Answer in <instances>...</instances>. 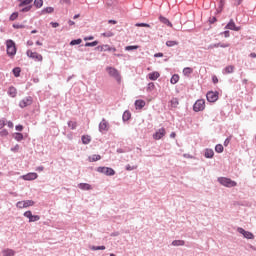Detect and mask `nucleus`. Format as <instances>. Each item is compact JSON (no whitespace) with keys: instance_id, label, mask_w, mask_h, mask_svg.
Returning a JSON list of instances; mask_svg holds the SVG:
<instances>
[{"instance_id":"obj_12","label":"nucleus","mask_w":256,"mask_h":256,"mask_svg":"<svg viewBox=\"0 0 256 256\" xmlns=\"http://www.w3.org/2000/svg\"><path fill=\"white\" fill-rule=\"evenodd\" d=\"M163 137H165V128H160L153 134V139H155L156 141H159V139H163Z\"/></svg>"},{"instance_id":"obj_31","label":"nucleus","mask_w":256,"mask_h":256,"mask_svg":"<svg viewBox=\"0 0 256 256\" xmlns=\"http://www.w3.org/2000/svg\"><path fill=\"white\" fill-rule=\"evenodd\" d=\"M12 73L14 77H21V68L20 67L13 68Z\"/></svg>"},{"instance_id":"obj_18","label":"nucleus","mask_w":256,"mask_h":256,"mask_svg":"<svg viewBox=\"0 0 256 256\" xmlns=\"http://www.w3.org/2000/svg\"><path fill=\"white\" fill-rule=\"evenodd\" d=\"M159 77H161V74H159L157 71L148 74L150 81H157Z\"/></svg>"},{"instance_id":"obj_37","label":"nucleus","mask_w":256,"mask_h":256,"mask_svg":"<svg viewBox=\"0 0 256 256\" xmlns=\"http://www.w3.org/2000/svg\"><path fill=\"white\" fill-rule=\"evenodd\" d=\"M91 251H105V246H92Z\"/></svg>"},{"instance_id":"obj_17","label":"nucleus","mask_w":256,"mask_h":256,"mask_svg":"<svg viewBox=\"0 0 256 256\" xmlns=\"http://www.w3.org/2000/svg\"><path fill=\"white\" fill-rule=\"evenodd\" d=\"M7 93L9 95V97L15 98V97H17V88H15V86H10L8 88V92Z\"/></svg>"},{"instance_id":"obj_23","label":"nucleus","mask_w":256,"mask_h":256,"mask_svg":"<svg viewBox=\"0 0 256 256\" xmlns=\"http://www.w3.org/2000/svg\"><path fill=\"white\" fill-rule=\"evenodd\" d=\"M3 256H15V251L13 249H4L2 250Z\"/></svg>"},{"instance_id":"obj_27","label":"nucleus","mask_w":256,"mask_h":256,"mask_svg":"<svg viewBox=\"0 0 256 256\" xmlns=\"http://www.w3.org/2000/svg\"><path fill=\"white\" fill-rule=\"evenodd\" d=\"M135 107H136V109H143V107H145V101L144 100H136Z\"/></svg>"},{"instance_id":"obj_59","label":"nucleus","mask_w":256,"mask_h":256,"mask_svg":"<svg viewBox=\"0 0 256 256\" xmlns=\"http://www.w3.org/2000/svg\"><path fill=\"white\" fill-rule=\"evenodd\" d=\"M10 151L17 153V151H19V144H16L13 148L10 149Z\"/></svg>"},{"instance_id":"obj_22","label":"nucleus","mask_w":256,"mask_h":256,"mask_svg":"<svg viewBox=\"0 0 256 256\" xmlns=\"http://www.w3.org/2000/svg\"><path fill=\"white\" fill-rule=\"evenodd\" d=\"M18 1H19L18 7H27L31 5V3H33V0H18Z\"/></svg>"},{"instance_id":"obj_49","label":"nucleus","mask_w":256,"mask_h":256,"mask_svg":"<svg viewBox=\"0 0 256 256\" xmlns=\"http://www.w3.org/2000/svg\"><path fill=\"white\" fill-rule=\"evenodd\" d=\"M220 35H224L225 39H228V37H231V32L229 30H225L224 32H221Z\"/></svg>"},{"instance_id":"obj_20","label":"nucleus","mask_w":256,"mask_h":256,"mask_svg":"<svg viewBox=\"0 0 256 256\" xmlns=\"http://www.w3.org/2000/svg\"><path fill=\"white\" fill-rule=\"evenodd\" d=\"M12 137L15 139V141H18V142H21L24 139L23 133H21V132L13 133Z\"/></svg>"},{"instance_id":"obj_34","label":"nucleus","mask_w":256,"mask_h":256,"mask_svg":"<svg viewBox=\"0 0 256 256\" xmlns=\"http://www.w3.org/2000/svg\"><path fill=\"white\" fill-rule=\"evenodd\" d=\"M171 107H173L174 109L177 108V106L179 105V99L177 98H172L171 101Z\"/></svg>"},{"instance_id":"obj_53","label":"nucleus","mask_w":256,"mask_h":256,"mask_svg":"<svg viewBox=\"0 0 256 256\" xmlns=\"http://www.w3.org/2000/svg\"><path fill=\"white\" fill-rule=\"evenodd\" d=\"M135 26L136 27H151V25H149L148 23H136Z\"/></svg>"},{"instance_id":"obj_21","label":"nucleus","mask_w":256,"mask_h":256,"mask_svg":"<svg viewBox=\"0 0 256 256\" xmlns=\"http://www.w3.org/2000/svg\"><path fill=\"white\" fill-rule=\"evenodd\" d=\"M184 77H191V74L193 73V68L186 67L182 71Z\"/></svg>"},{"instance_id":"obj_19","label":"nucleus","mask_w":256,"mask_h":256,"mask_svg":"<svg viewBox=\"0 0 256 256\" xmlns=\"http://www.w3.org/2000/svg\"><path fill=\"white\" fill-rule=\"evenodd\" d=\"M160 23H163L164 25H167V27H173V24L169 19H167L165 16H159Z\"/></svg>"},{"instance_id":"obj_5","label":"nucleus","mask_w":256,"mask_h":256,"mask_svg":"<svg viewBox=\"0 0 256 256\" xmlns=\"http://www.w3.org/2000/svg\"><path fill=\"white\" fill-rule=\"evenodd\" d=\"M204 110H205V100L203 99L197 100L193 105V111H195V113H199V111H204Z\"/></svg>"},{"instance_id":"obj_36","label":"nucleus","mask_w":256,"mask_h":256,"mask_svg":"<svg viewBox=\"0 0 256 256\" xmlns=\"http://www.w3.org/2000/svg\"><path fill=\"white\" fill-rule=\"evenodd\" d=\"M83 43V40L81 38L71 40L70 45H81Z\"/></svg>"},{"instance_id":"obj_51","label":"nucleus","mask_w":256,"mask_h":256,"mask_svg":"<svg viewBox=\"0 0 256 256\" xmlns=\"http://www.w3.org/2000/svg\"><path fill=\"white\" fill-rule=\"evenodd\" d=\"M155 89V83L150 82L148 83L147 91H153Z\"/></svg>"},{"instance_id":"obj_25","label":"nucleus","mask_w":256,"mask_h":256,"mask_svg":"<svg viewBox=\"0 0 256 256\" xmlns=\"http://www.w3.org/2000/svg\"><path fill=\"white\" fill-rule=\"evenodd\" d=\"M129 119H131V112L129 110H126L122 115V120L125 123L126 121H129Z\"/></svg>"},{"instance_id":"obj_15","label":"nucleus","mask_w":256,"mask_h":256,"mask_svg":"<svg viewBox=\"0 0 256 256\" xmlns=\"http://www.w3.org/2000/svg\"><path fill=\"white\" fill-rule=\"evenodd\" d=\"M78 189H81L82 191H91L93 187L89 183H79Z\"/></svg>"},{"instance_id":"obj_11","label":"nucleus","mask_w":256,"mask_h":256,"mask_svg":"<svg viewBox=\"0 0 256 256\" xmlns=\"http://www.w3.org/2000/svg\"><path fill=\"white\" fill-rule=\"evenodd\" d=\"M95 49H96V51H100V52L113 51V53H115V51H117V48L111 47V46H109V44L97 46Z\"/></svg>"},{"instance_id":"obj_3","label":"nucleus","mask_w":256,"mask_h":256,"mask_svg":"<svg viewBox=\"0 0 256 256\" xmlns=\"http://www.w3.org/2000/svg\"><path fill=\"white\" fill-rule=\"evenodd\" d=\"M218 183H220V185H223L224 187H228V188L237 187V182H235L227 177H219Z\"/></svg>"},{"instance_id":"obj_33","label":"nucleus","mask_w":256,"mask_h":256,"mask_svg":"<svg viewBox=\"0 0 256 256\" xmlns=\"http://www.w3.org/2000/svg\"><path fill=\"white\" fill-rule=\"evenodd\" d=\"M35 205V201L33 200H24V208L27 209V207H33Z\"/></svg>"},{"instance_id":"obj_55","label":"nucleus","mask_w":256,"mask_h":256,"mask_svg":"<svg viewBox=\"0 0 256 256\" xmlns=\"http://www.w3.org/2000/svg\"><path fill=\"white\" fill-rule=\"evenodd\" d=\"M209 23H210V25H213V23H217V17H215V16L210 17Z\"/></svg>"},{"instance_id":"obj_48","label":"nucleus","mask_w":256,"mask_h":256,"mask_svg":"<svg viewBox=\"0 0 256 256\" xmlns=\"http://www.w3.org/2000/svg\"><path fill=\"white\" fill-rule=\"evenodd\" d=\"M125 169L126 171H135V169H137V166H131V164H127Z\"/></svg>"},{"instance_id":"obj_29","label":"nucleus","mask_w":256,"mask_h":256,"mask_svg":"<svg viewBox=\"0 0 256 256\" xmlns=\"http://www.w3.org/2000/svg\"><path fill=\"white\" fill-rule=\"evenodd\" d=\"M55 11V8L53 7H46L41 10V15H47V13H53Z\"/></svg>"},{"instance_id":"obj_8","label":"nucleus","mask_w":256,"mask_h":256,"mask_svg":"<svg viewBox=\"0 0 256 256\" xmlns=\"http://www.w3.org/2000/svg\"><path fill=\"white\" fill-rule=\"evenodd\" d=\"M109 127V122L103 118L99 123L98 129L100 133H107V131H109Z\"/></svg>"},{"instance_id":"obj_6","label":"nucleus","mask_w":256,"mask_h":256,"mask_svg":"<svg viewBox=\"0 0 256 256\" xmlns=\"http://www.w3.org/2000/svg\"><path fill=\"white\" fill-rule=\"evenodd\" d=\"M31 105H33V97L31 96L25 97L19 102L20 109H25V107H29Z\"/></svg>"},{"instance_id":"obj_52","label":"nucleus","mask_w":256,"mask_h":256,"mask_svg":"<svg viewBox=\"0 0 256 256\" xmlns=\"http://www.w3.org/2000/svg\"><path fill=\"white\" fill-rule=\"evenodd\" d=\"M7 135H9V131H7V129L0 131V137H7Z\"/></svg>"},{"instance_id":"obj_30","label":"nucleus","mask_w":256,"mask_h":256,"mask_svg":"<svg viewBox=\"0 0 256 256\" xmlns=\"http://www.w3.org/2000/svg\"><path fill=\"white\" fill-rule=\"evenodd\" d=\"M170 83L172 85H176V83H179V74L172 75V77L170 79Z\"/></svg>"},{"instance_id":"obj_10","label":"nucleus","mask_w":256,"mask_h":256,"mask_svg":"<svg viewBox=\"0 0 256 256\" xmlns=\"http://www.w3.org/2000/svg\"><path fill=\"white\" fill-rule=\"evenodd\" d=\"M224 29H229L230 31H241V26H237L235 24V21L233 19H230Z\"/></svg>"},{"instance_id":"obj_2","label":"nucleus","mask_w":256,"mask_h":256,"mask_svg":"<svg viewBox=\"0 0 256 256\" xmlns=\"http://www.w3.org/2000/svg\"><path fill=\"white\" fill-rule=\"evenodd\" d=\"M6 53L8 57H13L14 55H17V45L15 44V41L11 39L6 41Z\"/></svg>"},{"instance_id":"obj_4","label":"nucleus","mask_w":256,"mask_h":256,"mask_svg":"<svg viewBox=\"0 0 256 256\" xmlns=\"http://www.w3.org/2000/svg\"><path fill=\"white\" fill-rule=\"evenodd\" d=\"M96 171L106 175L107 177H113V175H115V170L111 167L100 166L96 169Z\"/></svg>"},{"instance_id":"obj_7","label":"nucleus","mask_w":256,"mask_h":256,"mask_svg":"<svg viewBox=\"0 0 256 256\" xmlns=\"http://www.w3.org/2000/svg\"><path fill=\"white\" fill-rule=\"evenodd\" d=\"M206 99L209 103H215L216 101H218L219 99V92L215 91H209L207 94H206Z\"/></svg>"},{"instance_id":"obj_62","label":"nucleus","mask_w":256,"mask_h":256,"mask_svg":"<svg viewBox=\"0 0 256 256\" xmlns=\"http://www.w3.org/2000/svg\"><path fill=\"white\" fill-rule=\"evenodd\" d=\"M231 143V138H226L224 141V147H227Z\"/></svg>"},{"instance_id":"obj_57","label":"nucleus","mask_w":256,"mask_h":256,"mask_svg":"<svg viewBox=\"0 0 256 256\" xmlns=\"http://www.w3.org/2000/svg\"><path fill=\"white\" fill-rule=\"evenodd\" d=\"M103 37H113V32H111V31H108V32H104L103 34Z\"/></svg>"},{"instance_id":"obj_40","label":"nucleus","mask_w":256,"mask_h":256,"mask_svg":"<svg viewBox=\"0 0 256 256\" xmlns=\"http://www.w3.org/2000/svg\"><path fill=\"white\" fill-rule=\"evenodd\" d=\"M34 5L36 9H41V7H43V0H34Z\"/></svg>"},{"instance_id":"obj_43","label":"nucleus","mask_w":256,"mask_h":256,"mask_svg":"<svg viewBox=\"0 0 256 256\" xmlns=\"http://www.w3.org/2000/svg\"><path fill=\"white\" fill-rule=\"evenodd\" d=\"M245 239H255V235L253 233L246 231L244 234Z\"/></svg>"},{"instance_id":"obj_35","label":"nucleus","mask_w":256,"mask_h":256,"mask_svg":"<svg viewBox=\"0 0 256 256\" xmlns=\"http://www.w3.org/2000/svg\"><path fill=\"white\" fill-rule=\"evenodd\" d=\"M99 45V41L95 40L93 42H86L85 47H97Z\"/></svg>"},{"instance_id":"obj_44","label":"nucleus","mask_w":256,"mask_h":256,"mask_svg":"<svg viewBox=\"0 0 256 256\" xmlns=\"http://www.w3.org/2000/svg\"><path fill=\"white\" fill-rule=\"evenodd\" d=\"M17 17H19V12H13L9 17V21H15Z\"/></svg>"},{"instance_id":"obj_32","label":"nucleus","mask_w":256,"mask_h":256,"mask_svg":"<svg viewBox=\"0 0 256 256\" xmlns=\"http://www.w3.org/2000/svg\"><path fill=\"white\" fill-rule=\"evenodd\" d=\"M90 161L94 163L95 161H101V155L99 154H94L91 157H89Z\"/></svg>"},{"instance_id":"obj_14","label":"nucleus","mask_w":256,"mask_h":256,"mask_svg":"<svg viewBox=\"0 0 256 256\" xmlns=\"http://www.w3.org/2000/svg\"><path fill=\"white\" fill-rule=\"evenodd\" d=\"M222 73H223V75H229L231 73H235V66H233V65L226 66L222 70Z\"/></svg>"},{"instance_id":"obj_47","label":"nucleus","mask_w":256,"mask_h":256,"mask_svg":"<svg viewBox=\"0 0 256 256\" xmlns=\"http://www.w3.org/2000/svg\"><path fill=\"white\" fill-rule=\"evenodd\" d=\"M24 205H25V201H19V202L16 203V207L18 209H25Z\"/></svg>"},{"instance_id":"obj_9","label":"nucleus","mask_w":256,"mask_h":256,"mask_svg":"<svg viewBox=\"0 0 256 256\" xmlns=\"http://www.w3.org/2000/svg\"><path fill=\"white\" fill-rule=\"evenodd\" d=\"M26 55L30 59H34V61H43V56L41 54L37 53V52L27 50Z\"/></svg>"},{"instance_id":"obj_38","label":"nucleus","mask_w":256,"mask_h":256,"mask_svg":"<svg viewBox=\"0 0 256 256\" xmlns=\"http://www.w3.org/2000/svg\"><path fill=\"white\" fill-rule=\"evenodd\" d=\"M33 9V5H28L20 10V13H29Z\"/></svg>"},{"instance_id":"obj_64","label":"nucleus","mask_w":256,"mask_h":256,"mask_svg":"<svg viewBox=\"0 0 256 256\" xmlns=\"http://www.w3.org/2000/svg\"><path fill=\"white\" fill-rule=\"evenodd\" d=\"M241 3H243V0H235L234 5H235V7H239V5H241Z\"/></svg>"},{"instance_id":"obj_45","label":"nucleus","mask_w":256,"mask_h":256,"mask_svg":"<svg viewBox=\"0 0 256 256\" xmlns=\"http://www.w3.org/2000/svg\"><path fill=\"white\" fill-rule=\"evenodd\" d=\"M223 150H224L223 145L217 144V145L215 146V151H216V153H223Z\"/></svg>"},{"instance_id":"obj_28","label":"nucleus","mask_w":256,"mask_h":256,"mask_svg":"<svg viewBox=\"0 0 256 256\" xmlns=\"http://www.w3.org/2000/svg\"><path fill=\"white\" fill-rule=\"evenodd\" d=\"M177 45H179V41L177 40L166 41V47H176Z\"/></svg>"},{"instance_id":"obj_42","label":"nucleus","mask_w":256,"mask_h":256,"mask_svg":"<svg viewBox=\"0 0 256 256\" xmlns=\"http://www.w3.org/2000/svg\"><path fill=\"white\" fill-rule=\"evenodd\" d=\"M137 49H139L138 45H132V46H126L125 47V51H135Z\"/></svg>"},{"instance_id":"obj_41","label":"nucleus","mask_w":256,"mask_h":256,"mask_svg":"<svg viewBox=\"0 0 256 256\" xmlns=\"http://www.w3.org/2000/svg\"><path fill=\"white\" fill-rule=\"evenodd\" d=\"M39 219H41V216H39V215H32L30 217L29 223H35V221H39Z\"/></svg>"},{"instance_id":"obj_54","label":"nucleus","mask_w":256,"mask_h":256,"mask_svg":"<svg viewBox=\"0 0 256 256\" xmlns=\"http://www.w3.org/2000/svg\"><path fill=\"white\" fill-rule=\"evenodd\" d=\"M14 29H25V25L23 24H13Z\"/></svg>"},{"instance_id":"obj_46","label":"nucleus","mask_w":256,"mask_h":256,"mask_svg":"<svg viewBox=\"0 0 256 256\" xmlns=\"http://www.w3.org/2000/svg\"><path fill=\"white\" fill-rule=\"evenodd\" d=\"M217 45H218V47H221L222 49H227V47L231 46V44H229V43H221V42L217 43Z\"/></svg>"},{"instance_id":"obj_13","label":"nucleus","mask_w":256,"mask_h":256,"mask_svg":"<svg viewBox=\"0 0 256 256\" xmlns=\"http://www.w3.org/2000/svg\"><path fill=\"white\" fill-rule=\"evenodd\" d=\"M37 177H39V175H37V173H35V172H30V173L22 176L24 181H35V179H37Z\"/></svg>"},{"instance_id":"obj_56","label":"nucleus","mask_w":256,"mask_h":256,"mask_svg":"<svg viewBox=\"0 0 256 256\" xmlns=\"http://www.w3.org/2000/svg\"><path fill=\"white\" fill-rule=\"evenodd\" d=\"M218 47H219V45L217 43H215V44H210L206 49L209 51L211 49H215V48H218Z\"/></svg>"},{"instance_id":"obj_63","label":"nucleus","mask_w":256,"mask_h":256,"mask_svg":"<svg viewBox=\"0 0 256 256\" xmlns=\"http://www.w3.org/2000/svg\"><path fill=\"white\" fill-rule=\"evenodd\" d=\"M16 131H23V125L19 124L15 126Z\"/></svg>"},{"instance_id":"obj_16","label":"nucleus","mask_w":256,"mask_h":256,"mask_svg":"<svg viewBox=\"0 0 256 256\" xmlns=\"http://www.w3.org/2000/svg\"><path fill=\"white\" fill-rule=\"evenodd\" d=\"M214 155H215V152L213 151V149H209V148L205 149L204 157L206 159H213Z\"/></svg>"},{"instance_id":"obj_61","label":"nucleus","mask_w":256,"mask_h":256,"mask_svg":"<svg viewBox=\"0 0 256 256\" xmlns=\"http://www.w3.org/2000/svg\"><path fill=\"white\" fill-rule=\"evenodd\" d=\"M212 82L214 83V84H217V83H219V78H217V76H212Z\"/></svg>"},{"instance_id":"obj_58","label":"nucleus","mask_w":256,"mask_h":256,"mask_svg":"<svg viewBox=\"0 0 256 256\" xmlns=\"http://www.w3.org/2000/svg\"><path fill=\"white\" fill-rule=\"evenodd\" d=\"M237 231H238V233H240L241 235H243V237H244L245 233L247 232V230H245V229H243V228H241V227H239V228L237 229Z\"/></svg>"},{"instance_id":"obj_24","label":"nucleus","mask_w":256,"mask_h":256,"mask_svg":"<svg viewBox=\"0 0 256 256\" xmlns=\"http://www.w3.org/2000/svg\"><path fill=\"white\" fill-rule=\"evenodd\" d=\"M81 141L83 145H89V143H91V137L89 135H83Z\"/></svg>"},{"instance_id":"obj_39","label":"nucleus","mask_w":256,"mask_h":256,"mask_svg":"<svg viewBox=\"0 0 256 256\" xmlns=\"http://www.w3.org/2000/svg\"><path fill=\"white\" fill-rule=\"evenodd\" d=\"M68 127L74 131V129H77V123L75 121H68Z\"/></svg>"},{"instance_id":"obj_60","label":"nucleus","mask_w":256,"mask_h":256,"mask_svg":"<svg viewBox=\"0 0 256 256\" xmlns=\"http://www.w3.org/2000/svg\"><path fill=\"white\" fill-rule=\"evenodd\" d=\"M50 25H51L54 29H57V27H59V23H58V22H50Z\"/></svg>"},{"instance_id":"obj_26","label":"nucleus","mask_w":256,"mask_h":256,"mask_svg":"<svg viewBox=\"0 0 256 256\" xmlns=\"http://www.w3.org/2000/svg\"><path fill=\"white\" fill-rule=\"evenodd\" d=\"M173 247H183L185 245V240H174L172 241Z\"/></svg>"},{"instance_id":"obj_50","label":"nucleus","mask_w":256,"mask_h":256,"mask_svg":"<svg viewBox=\"0 0 256 256\" xmlns=\"http://www.w3.org/2000/svg\"><path fill=\"white\" fill-rule=\"evenodd\" d=\"M32 215H33V212H31V210L24 212V217H27V219L29 220L31 219Z\"/></svg>"},{"instance_id":"obj_1","label":"nucleus","mask_w":256,"mask_h":256,"mask_svg":"<svg viewBox=\"0 0 256 256\" xmlns=\"http://www.w3.org/2000/svg\"><path fill=\"white\" fill-rule=\"evenodd\" d=\"M106 72L108 73L109 77H112L113 79H115L118 85H121V73H119V70H117V68L107 66Z\"/></svg>"}]
</instances>
